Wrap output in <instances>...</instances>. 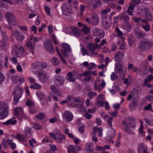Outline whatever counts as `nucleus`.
Instances as JSON below:
<instances>
[{
    "mask_svg": "<svg viewBox=\"0 0 153 153\" xmlns=\"http://www.w3.org/2000/svg\"><path fill=\"white\" fill-rule=\"evenodd\" d=\"M153 45V42L146 39L141 41L139 43L138 48L142 51H145L151 48Z\"/></svg>",
    "mask_w": 153,
    "mask_h": 153,
    "instance_id": "nucleus-1",
    "label": "nucleus"
},
{
    "mask_svg": "<svg viewBox=\"0 0 153 153\" xmlns=\"http://www.w3.org/2000/svg\"><path fill=\"white\" fill-rule=\"evenodd\" d=\"M8 107L6 103H2L0 105V119L5 118L8 114Z\"/></svg>",
    "mask_w": 153,
    "mask_h": 153,
    "instance_id": "nucleus-2",
    "label": "nucleus"
},
{
    "mask_svg": "<svg viewBox=\"0 0 153 153\" xmlns=\"http://www.w3.org/2000/svg\"><path fill=\"white\" fill-rule=\"evenodd\" d=\"M24 49L19 45H16L13 47L12 55L16 57H19L21 56L23 53Z\"/></svg>",
    "mask_w": 153,
    "mask_h": 153,
    "instance_id": "nucleus-3",
    "label": "nucleus"
},
{
    "mask_svg": "<svg viewBox=\"0 0 153 153\" xmlns=\"http://www.w3.org/2000/svg\"><path fill=\"white\" fill-rule=\"evenodd\" d=\"M5 17L7 19V21L10 25L13 26L17 24V22L15 17L11 13H6Z\"/></svg>",
    "mask_w": 153,
    "mask_h": 153,
    "instance_id": "nucleus-4",
    "label": "nucleus"
},
{
    "mask_svg": "<svg viewBox=\"0 0 153 153\" xmlns=\"http://www.w3.org/2000/svg\"><path fill=\"white\" fill-rule=\"evenodd\" d=\"M39 79L42 82H45L50 80V76L49 74L45 72H40L37 74Z\"/></svg>",
    "mask_w": 153,
    "mask_h": 153,
    "instance_id": "nucleus-5",
    "label": "nucleus"
},
{
    "mask_svg": "<svg viewBox=\"0 0 153 153\" xmlns=\"http://www.w3.org/2000/svg\"><path fill=\"white\" fill-rule=\"evenodd\" d=\"M62 10L64 15L68 16L73 13L71 7L69 4H63L62 5Z\"/></svg>",
    "mask_w": 153,
    "mask_h": 153,
    "instance_id": "nucleus-6",
    "label": "nucleus"
},
{
    "mask_svg": "<svg viewBox=\"0 0 153 153\" xmlns=\"http://www.w3.org/2000/svg\"><path fill=\"white\" fill-rule=\"evenodd\" d=\"M45 49L50 53H52L54 51L52 43L50 40H46L44 42Z\"/></svg>",
    "mask_w": 153,
    "mask_h": 153,
    "instance_id": "nucleus-7",
    "label": "nucleus"
},
{
    "mask_svg": "<svg viewBox=\"0 0 153 153\" xmlns=\"http://www.w3.org/2000/svg\"><path fill=\"white\" fill-rule=\"evenodd\" d=\"M15 37L16 40L18 41H21L24 38V36L23 34H21L19 31L18 30H15L12 31L11 35V36L12 39V36Z\"/></svg>",
    "mask_w": 153,
    "mask_h": 153,
    "instance_id": "nucleus-8",
    "label": "nucleus"
},
{
    "mask_svg": "<svg viewBox=\"0 0 153 153\" xmlns=\"http://www.w3.org/2000/svg\"><path fill=\"white\" fill-rule=\"evenodd\" d=\"M147 147L143 143L138 145L137 150L138 153H149L147 151Z\"/></svg>",
    "mask_w": 153,
    "mask_h": 153,
    "instance_id": "nucleus-9",
    "label": "nucleus"
},
{
    "mask_svg": "<svg viewBox=\"0 0 153 153\" xmlns=\"http://www.w3.org/2000/svg\"><path fill=\"white\" fill-rule=\"evenodd\" d=\"M71 51V48L68 45L65 43L62 45L61 51L64 56H67V55L66 53L69 52Z\"/></svg>",
    "mask_w": 153,
    "mask_h": 153,
    "instance_id": "nucleus-10",
    "label": "nucleus"
},
{
    "mask_svg": "<svg viewBox=\"0 0 153 153\" xmlns=\"http://www.w3.org/2000/svg\"><path fill=\"white\" fill-rule=\"evenodd\" d=\"M63 117L67 122L71 121L73 119V116L72 113L70 111H66L64 112Z\"/></svg>",
    "mask_w": 153,
    "mask_h": 153,
    "instance_id": "nucleus-11",
    "label": "nucleus"
},
{
    "mask_svg": "<svg viewBox=\"0 0 153 153\" xmlns=\"http://www.w3.org/2000/svg\"><path fill=\"white\" fill-rule=\"evenodd\" d=\"M87 47L88 49L91 51H95L96 49H99L101 48L102 47L97 43H93L89 42L87 45Z\"/></svg>",
    "mask_w": 153,
    "mask_h": 153,
    "instance_id": "nucleus-12",
    "label": "nucleus"
},
{
    "mask_svg": "<svg viewBox=\"0 0 153 153\" xmlns=\"http://www.w3.org/2000/svg\"><path fill=\"white\" fill-rule=\"evenodd\" d=\"M23 92V90L22 88L20 86H18L15 88L13 92V94L15 95V96L21 97Z\"/></svg>",
    "mask_w": 153,
    "mask_h": 153,
    "instance_id": "nucleus-13",
    "label": "nucleus"
},
{
    "mask_svg": "<svg viewBox=\"0 0 153 153\" xmlns=\"http://www.w3.org/2000/svg\"><path fill=\"white\" fill-rule=\"evenodd\" d=\"M35 44L33 43L32 41H30L26 43V46L27 50L31 52L32 54L34 53V50L35 47Z\"/></svg>",
    "mask_w": 153,
    "mask_h": 153,
    "instance_id": "nucleus-14",
    "label": "nucleus"
},
{
    "mask_svg": "<svg viewBox=\"0 0 153 153\" xmlns=\"http://www.w3.org/2000/svg\"><path fill=\"white\" fill-rule=\"evenodd\" d=\"M124 54V52L122 53L120 51H118L115 53L114 56V60L117 62L120 61L123 59Z\"/></svg>",
    "mask_w": 153,
    "mask_h": 153,
    "instance_id": "nucleus-15",
    "label": "nucleus"
},
{
    "mask_svg": "<svg viewBox=\"0 0 153 153\" xmlns=\"http://www.w3.org/2000/svg\"><path fill=\"white\" fill-rule=\"evenodd\" d=\"M105 85V82L104 79H102V83L101 84H98V85L97 83L95 82L94 87V89L95 90L98 91H101L102 88H104Z\"/></svg>",
    "mask_w": 153,
    "mask_h": 153,
    "instance_id": "nucleus-16",
    "label": "nucleus"
},
{
    "mask_svg": "<svg viewBox=\"0 0 153 153\" xmlns=\"http://www.w3.org/2000/svg\"><path fill=\"white\" fill-rule=\"evenodd\" d=\"M93 34L96 36H99L100 38L103 37L105 34L103 31L97 28L94 29L93 31Z\"/></svg>",
    "mask_w": 153,
    "mask_h": 153,
    "instance_id": "nucleus-17",
    "label": "nucleus"
},
{
    "mask_svg": "<svg viewBox=\"0 0 153 153\" xmlns=\"http://www.w3.org/2000/svg\"><path fill=\"white\" fill-rule=\"evenodd\" d=\"M50 88L51 91L54 95H56L58 96H61L60 90L57 86L55 85H51Z\"/></svg>",
    "mask_w": 153,
    "mask_h": 153,
    "instance_id": "nucleus-18",
    "label": "nucleus"
},
{
    "mask_svg": "<svg viewBox=\"0 0 153 153\" xmlns=\"http://www.w3.org/2000/svg\"><path fill=\"white\" fill-rule=\"evenodd\" d=\"M89 4L93 5V8H96L101 5V0H88Z\"/></svg>",
    "mask_w": 153,
    "mask_h": 153,
    "instance_id": "nucleus-19",
    "label": "nucleus"
},
{
    "mask_svg": "<svg viewBox=\"0 0 153 153\" xmlns=\"http://www.w3.org/2000/svg\"><path fill=\"white\" fill-rule=\"evenodd\" d=\"M85 150L87 153H94L93 145L91 143H87L86 145Z\"/></svg>",
    "mask_w": 153,
    "mask_h": 153,
    "instance_id": "nucleus-20",
    "label": "nucleus"
},
{
    "mask_svg": "<svg viewBox=\"0 0 153 153\" xmlns=\"http://www.w3.org/2000/svg\"><path fill=\"white\" fill-rule=\"evenodd\" d=\"M91 22L94 25H98L99 22V18L96 14H93L91 16Z\"/></svg>",
    "mask_w": 153,
    "mask_h": 153,
    "instance_id": "nucleus-21",
    "label": "nucleus"
},
{
    "mask_svg": "<svg viewBox=\"0 0 153 153\" xmlns=\"http://www.w3.org/2000/svg\"><path fill=\"white\" fill-rule=\"evenodd\" d=\"M80 46L81 47L80 51L82 55L83 56L85 55L89 56L90 55L88 50L82 44L80 45Z\"/></svg>",
    "mask_w": 153,
    "mask_h": 153,
    "instance_id": "nucleus-22",
    "label": "nucleus"
},
{
    "mask_svg": "<svg viewBox=\"0 0 153 153\" xmlns=\"http://www.w3.org/2000/svg\"><path fill=\"white\" fill-rule=\"evenodd\" d=\"M123 71V67L122 65L120 63L115 64V71L116 72L120 74Z\"/></svg>",
    "mask_w": 153,
    "mask_h": 153,
    "instance_id": "nucleus-23",
    "label": "nucleus"
},
{
    "mask_svg": "<svg viewBox=\"0 0 153 153\" xmlns=\"http://www.w3.org/2000/svg\"><path fill=\"white\" fill-rule=\"evenodd\" d=\"M32 132V129L30 128L27 126L25 127V130L24 131L25 134V136L27 137H30Z\"/></svg>",
    "mask_w": 153,
    "mask_h": 153,
    "instance_id": "nucleus-24",
    "label": "nucleus"
},
{
    "mask_svg": "<svg viewBox=\"0 0 153 153\" xmlns=\"http://www.w3.org/2000/svg\"><path fill=\"white\" fill-rule=\"evenodd\" d=\"M67 151L68 153H78L75 146L73 145H70L68 147Z\"/></svg>",
    "mask_w": 153,
    "mask_h": 153,
    "instance_id": "nucleus-25",
    "label": "nucleus"
},
{
    "mask_svg": "<svg viewBox=\"0 0 153 153\" xmlns=\"http://www.w3.org/2000/svg\"><path fill=\"white\" fill-rule=\"evenodd\" d=\"M26 137L24 135H21L17 134L16 137H15L16 139H17L19 141L22 142H25L26 141Z\"/></svg>",
    "mask_w": 153,
    "mask_h": 153,
    "instance_id": "nucleus-26",
    "label": "nucleus"
},
{
    "mask_svg": "<svg viewBox=\"0 0 153 153\" xmlns=\"http://www.w3.org/2000/svg\"><path fill=\"white\" fill-rule=\"evenodd\" d=\"M111 10L109 8L106 9L105 10H102L101 12L102 14V17L103 20L107 18V17L106 16L108 13L110 12Z\"/></svg>",
    "mask_w": 153,
    "mask_h": 153,
    "instance_id": "nucleus-27",
    "label": "nucleus"
},
{
    "mask_svg": "<svg viewBox=\"0 0 153 153\" xmlns=\"http://www.w3.org/2000/svg\"><path fill=\"white\" fill-rule=\"evenodd\" d=\"M145 15L146 18L148 20H150L152 19V16L149 12V10L147 8L144 9Z\"/></svg>",
    "mask_w": 153,
    "mask_h": 153,
    "instance_id": "nucleus-28",
    "label": "nucleus"
},
{
    "mask_svg": "<svg viewBox=\"0 0 153 153\" xmlns=\"http://www.w3.org/2000/svg\"><path fill=\"white\" fill-rule=\"evenodd\" d=\"M17 122V121L16 120L13 119H10L6 122L3 123L2 124L5 125H13L16 124Z\"/></svg>",
    "mask_w": 153,
    "mask_h": 153,
    "instance_id": "nucleus-29",
    "label": "nucleus"
},
{
    "mask_svg": "<svg viewBox=\"0 0 153 153\" xmlns=\"http://www.w3.org/2000/svg\"><path fill=\"white\" fill-rule=\"evenodd\" d=\"M119 19L122 20L126 22H127L129 20V17L127 15H120L118 16Z\"/></svg>",
    "mask_w": 153,
    "mask_h": 153,
    "instance_id": "nucleus-30",
    "label": "nucleus"
},
{
    "mask_svg": "<svg viewBox=\"0 0 153 153\" xmlns=\"http://www.w3.org/2000/svg\"><path fill=\"white\" fill-rule=\"evenodd\" d=\"M64 78L62 76H59L55 79V82H58L60 85H62L64 82Z\"/></svg>",
    "mask_w": 153,
    "mask_h": 153,
    "instance_id": "nucleus-31",
    "label": "nucleus"
},
{
    "mask_svg": "<svg viewBox=\"0 0 153 153\" xmlns=\"http://www.w3.org/2000/svg\"><path fill=\"white\" fill-rule=\"evenodd\" d=\"M7 142L8 144L10 146L11 149L13 150H14L16 148V145L15 143L13 142V140L8 139L7 140Z\"/></svg>",
    "mask_w": 153,
    "mask_h": 153,
    "instance_id": "nucleus-32",
    "label": "nucleus"
},
{
    "mask_svg": "<svg viewBox=\"0 0 153 153\" xmlns=\"http://www.w3.org/2000/svg\"><path fill=\"white\" fill-rule=\"evenodd\" d=\"M23 110L21 108H16L14 110V114L16 116L20 115L23 113Z\"/></svg>",
    "mask_w": 153,
    "mask_h": 153,
    "instance_id": "nucleus-33",
    "label": "nucleus"
},
{
    "mask_svg": "<svg viewBox=\"0 0 153 153\" xmlns=\"http://www.w3.org/2000/svg\"><path fill=\"white\" fill-rule=\"evenodd\" d=\"M135 35L139 38H142L145 36V33L142 31L137 30L135 32Z\"/></svg>",
    "mask_w": 153,
    "mask_h": 153,
    "instance_id": "nucleus-34",
    "label": "nucleus"
},
{
    "mask_svg": "<svg viewBox=\"0 0 153 153\" xmlns=\"http://www.w3.org/2000/svg\"><path fill=\"white\" fill-rule=\"evenodd\" d=\"M135 120L133 118H131L130 119V120L129 122V127L134 128L136 127V126L134 123Z\"/></svg>",
    "mask_w": 153,
    "mask_h": 153,
    "instance_id": "nucleus-35",
    "label": "nucleus"
},
{
    "mask_svg": "<svg viewBox=\"0 0 153 153\" xmlns=\"http://www.w3.org/2000/svg\"><path fill=\"white\" fill-rule=\"evenodd\" d=\"M56 140L58 143H61L62 142L63 140L65 138V136L64 135L60 134L57 136Z\"/></svg>",
    "mask_w": 153,
    "mask_h": 153,
    "instance_id": "nucleus-36",
    "label": "nucleus"
},
{
    "mask_svg": "<svg viewBox=\"0 0 153 153\" xmlns=\"http://www.w3.org/2000/svg\"><path fill=\"white\" fill-rule=\"evenodd\" d=\"M72 30L75 36H78L80 35V30L76 27L73 28Z\"/></svg>",
    "mask_w": 153,
    "mask_h": 153,
    "instance_id": "nucleus-37",
    "label": "nucleus"
},
{
    "mask_svg": "<svg viewBox=\"0 0 153 153\" xmlns=\"http://www.w3.org/2000/svg\"><path fill=\"white\" fill-rule=\"evenodd\" d=\"M130 118H125L124 120L122 121V123L124 125L125 128H128L129 127L127 122H129Z\"/></svg>",
    "mask_w": 153,
    "mask_h": 153,
    "instance_id": "nucleus-38",
    "label": "nucleus"
},
{
    "mask_svg": "<svg viewBox=\"0 0 153 153\" xmlns=\"http://www.w3.org/2000/svg\"><path fill=\"white\" fill-rule=\"evenodd\" d=\"M52 63L54 65H58L60 64V61L56 57H54L51 59Z\"/></svg>",
    "mask_w": 153,
    "mask_h": 153,
    "instance_id": "nucleus-39",
    "label": "nucleus"
},
{
    "mask_svg": "<svg viewBox=\"0 0 153 153\" xmlns=\"http://www.w3.org/2000/svg\"><path fill=\"white\" fill-rule=\"evenodd\" d=\"M36 95L40 100L43 99L45 95L41 91H39L36 93Z\"/></svg>",
    "mask_w": 153,
    "mask_h": 153,
    "instance_id": "nucleus-40",
    "label": "nucleus"
},
{
    "mask_svg": "<svg viewBox=\"0 0 153 153\" xmlns=\"http://www.w3.org/2000/svg\"><path fill=\"white\" fill-rule=\"evenodd\" d=\"M41 86L37 83H36L34 84H32L30 86L31 89H39L41 88Z\"/></svg>",
    "mask_w": 153,
    "mask_h": 153,
    "instance_id": "nucleus-41",
    "label": "nucleus"
},
{
    "mask_svg": "<svg viewBox=\"0 0 153 153\" xmlns=\"http://www.w3.org/2000/svg\"><path fill=\"white\" fill-rule=\"evenodd\" d=\"M118 75L114 72H112L111 75V79L112 80H114L118 78Z\"/></svg>",
    "mask_w": 153,
    "mask_h": 153,
    "instance_id": "nucleus-42",
    "label": "nucleus"
},
{
    "mask_svg": "<svg viewBox=\"0 0 153 153\" xmlns=\"http://www.w3.org/2000/svg\"><path fill=\"white\" fill-rule=\"evenodd\" d=\"M33 68L36 69L40 68L39 62H36L33 63L32 65Z\"/></svg>",
    "mask_w": 153,
    "mask_h": 153,
    "instance_id": "nucleus-43",
    "label": "nucleus"
},
{
    "mask_svg": "<svg viewBox=\"0 0 153 153\" xmlns=\"http://www.w3.org/2000/svg\"><path fill=\"white\" fill-rule=\"evenodd\" d=\"M26 104L29 107H32L35 105L34 102L30 100H28L26 102Z\"/></svg>",
    "mask_w": 153,
    "mask_h": 153,
    "instance_id": "nucleus-44",
    "label": "nucleus"
},
{
    "mask_svg": "<svg viewBox=\"0 0 153 153\" xmlns=\"http://www.w3.org/2000/svg\"><path fill=\"white\" fill-rule=\"evenodd\" d=\"M73 100L74 101L77 102H84V100L80 97L74 98Z\"/></svg>",
    "mask_w": 153,
    "mask_h": 153,
    "instance_id": "nucleus-45",
    "label": "nucleus"
},
{
    "mask_svg": "<svg viewBox=\"0 0 153 153\" xmlns=\"http://www.w3.org/2000/svg\"><path fill=\"white\" fill-rule=\"evenodd\" d=\"M102 25L106 29H108L111 26L110 24L106 21H103L102 23Z\"/></svg>",
    "mask_w": 153,
    "mask_h": 153,
    "instance_id": "nucleus-46",
    "label": "nucleus"
},
{
    "mask_svg": "<svg viewBox=\"0 0 153 153\" xmlns=\"http://www.w3.org/2000/svg\"><path fill=\"white\" fill-rule=\"evenodd\" d=\"M45 117V114L43 113H40L36 116V118L39 120H42Z\"/></svg>",
    "mask_w": 153,
    "mask_h": 153,
    "instance_id": "nucleus-47",
    "label": "nucleus"
},
{
    "mask_svg": "<svg viewBox=\"0 0 153 153\" xmlns=\"http://www.w3.org/2000/svg\"><path fill=\"white\" fill-rule=\"evenodd\" d=\"M124 130L129 134H134V132L132 130L130 129L129 127L128 128H125Z\"/></svg>",
    "mask_w": 153,
    "mask_h": 153,
    "instance_id": "nucleus-48",
    "label": "nucleus"
},
{
    "mask_svg": "<svg viewBox=\"0 0 153 153\" xmlns=\"http://www.w3.org/2000/svg\"><path fill=\"white\" fill-rule=\"evenodd\" d=\"M5 77L0 71V84L2 83L5 80Z\"/></svg>",
    "mask_w": 153,
    "mask_h": 153,
    "instance_id": "nucleus-49",
    "label": "nucleus"
},
{
    "mask_svg": "<svg viewBox=\"0 0 153 153\" xmlns=\"http://www.w3.org/2000/svg\"><path fill=\"white\" fill-rule=\"evenodd\" d=\"M91 73V72L90 71H85L83 73L80 74L79 76H84L85 77L88 76Z\"/></svg>",
    "mask_w": 153,
    "mask_h": 153,
    "instance_id": "nucleus-50",
    "label": "nucleus"
},
{
    "mask_svg": "<svg viewBox=\"0 0 153 153\" xmlns=\"http://www.w3.org/2000/svg\"><path fill=\"white\" fill-rule=\"evenodd\" d=\"M96 67L95 64L93 62L90 63H89V66H88L89 71H91V70L94 68Z\"/></svg>",
    "mask_w": 153,
    "mask_h": 153,
    "instance_id": "nucleus-51",
    "label": "nucleus"
},
{
    "mask_svg": "<svg viewBox=\"0 0 153 153\" xmlns=\"http://www.w3.org/2000/svg\"><path fill=\"white\" fill-rule=\"evenodd\" d=\"M97 93L96 92H91L88 94V95L90 99H92L93 97L96 96Z\"/></svg>",
    "mask_w": 153,
    "mask_h": 153,
    "instance_id": "nucleus-52",
    "label": "nucleus"
},
{
    "mask_svg": "<svg viewBox=\"0 0 153 153\" xmlns=\"http://www.w3.org/2000/svg\"><path fill=\"white\" fill-rule=\"evenodd\" d=\"M145 121L148 124L152 126H153V120H150L149 119L146 118H145Z\"/></svg>",
    "mask_w": 153,
    "mask_h": 153,
    "instance_id": "nucleus-53",
    "label": "nucleus"
},
{
    "mask_svg": "<svg viewBox=\"0 0 153 153\" xmlns=\"http://www.w3.org/2000/svg\"><path fill=\"white\" fill-rule=\"evenodd\" d=\"M102 52L103 53H109L111 52V51L109 49V48L106 47H105L102 48Z\"/></svg>",
    "mask_w": 153,
    "mask_h": 153,
    "instance_id": "nucleus-54",
    "label": "nucleus"
},
{
    "mask_svg": "<svg viewBox=\"0 0 153 153\" xmlns=\"http://www.w3.org/2000/svg\"><path fill=\"white\" fill-rule=\"evenodd\" d=\"M85 125H83L80 127L78 129L79 132L82 134H83L84 133L85 131Z\"/></svg>",
    "mask_w": 153,
    "mask_h": 153,
    "instance_id": "nucleus-55",
    "label": "nucleus"
},
{
    "mask_svg": "<svg viewBox=\"0 0 153 153\" xmlns=\"http://www.w3.org/2000/svg\"><path fill=\"white\" fill-rule=\"evenodd\" d=\"M40 68L41 67L43 68H46L48 66L47 64L44 62H39Z\"/></svg>",
    "mask_w": 153,
    "mask_h": 153,
    "instance_id": "nucleus-56",
    "label": "nucleus"
},
{
    "mask_svg": "<svg viewBox=\"0 0 153 153\" xmlns=\"http://www.w3.org/2000/svg\"><path fill=\"white\" fill-rule=\"evenodd\" d=\"M7 43L6 40L5 39L2 40L0 42V45L1 47H5L7 45Z\"/></svg>",
    "mask_w": 153,
    "mask_h": 153,
    "instance_id": "nucleus-57",
    "label": "nucleus"
},
{
    "mask_svg": "<svg viewBox=\"0 0 153 153\" xmlns=\"http://www.w3.org/2000/svg\"><path fill=\"white\" fill-rule=\"evenodd\" d=\"M142 27L146 31H148L150 30V26L147 24L145 25H142Z\"/></svg>",
    "mask_w": 153,
    "mask_h": 153,
    "instance_id": "nucleus-58",
    "label": "nucleus"
},
{
    "mask_svg": "<svg viewBox=\"0 0 153 153\" xmlns=\"http://www.w3.org/2000/svg\"><path fill=\"white\" fill-rule=\"evenodd\" d=\"M18 27L20 30L22 31H27L28 30L27 27L25 26L19 25L18 26Z\"/></svg>",
    "mask_w": 153,
    "mask_h": 153,
    "instance_id": "nucleus-59",
    "label": "nucleus"
},
{
    "mask_svg": "<svg viewBox=\"0 0 153 153\" xmlns=\"http://www.w3.org/2000/svg\"><path fill=\"white\" fill-rule=\"evenodd\" d=\"M33 128L36 130H39L42 128L40 125L38 124H35L33 125Z\"/></svg>",
    "mask_w": 153,
    "mask_h": 153,
    "instance_id": "nucleus-60",
    "label": "nucleus"
},
{
    "mask_svg": "<svg viewBox=\"0 0 153 153\" xmlns=\"http://www.w3.org/2000/svg\"><path fill=\"white\" fill-rule=\"evenodd\" d=\"M44 9L47 14L48 15H50L51 13L50 8L48 6H46L45 7Z\"/></svg>",
    "mask_w": 153,
    "mask_h": 153,
    "instance_id": "nucleus-61",
    "label": "nucleus"
},
{
    "mask_svg": "<svg viewBox=\"0 0 153 153\" xmlns=\"http://www.w3.org/2000/svg\"><path fill=\"white\" fill-rule=\"evenodd\" d=\"M21 97H19L18 96H15V97L14 98V104L16 105L18 103V102L19 101V99Z\"/></svg>",
    "mask_w": 153,
    "mask_h": 153,
    "instance_id": "nucleus-62",
    "label": "nucleus"
},
{
    "mask_svg": "<svg viewBox=\"0 0 153 153\" xmlns=\"http://www.w3.org/2000/svg\"><path fill=\"white\" fill-rule=\"evenodd\" d=\"M125 42L124 41H122L121 44L120 45V47L119 49L121 50H124L125 49Z\"/></svg>",
    "mask_w": 153,
    "mask_h": 153,
    "instance_id": "nucleus-63",
    "label": "nucleus"
},
{
    "mask_svg": "<svg viewBox=\"0 0 153 153\" xmlns=\"http://www.w3.org/2000/svg\"><path fill=\"white\" fill-rule=\"evenodd\" d=\"M82 31L85 33H87L88 32V28L86 26H84L82 29Z\"/></svg>",
    "mask_w": 153,
    "mask_h": 153,
    "instance_id": "nucleus-64",
    "label": "nucleus"
}]
</instances>
